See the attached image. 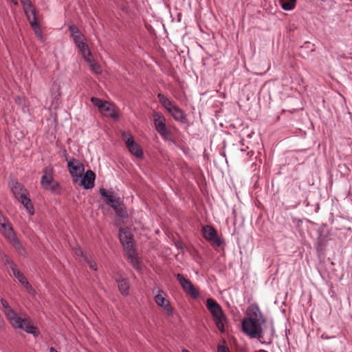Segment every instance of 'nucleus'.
Returning a JSON list of instances; mask_svg holds the SVG:
<instances>
[{
  "instance_id": "obj_34",
  "label": "nucleus",
  "mask_w": 352,
  "mask_h": 352,
  "mask_svg": "<svg viewBox=\"0 0 352 352\" xmlns=\"http://www.w3.org/2000/svg\"><path fill=\"white\" fill-rule=\"evenodd\" d=\"M3 261L6 265H10L12 272L14 270H17L16 263H14L7 255L3 254Z\"/></svg>"
},
{
  "instance_id": "obj_10",
  "label": "nucleus",
  "mask_w": 352,
  "mask_h": 352,
  "mask_svg": "<svg viewBox=\"0 0 352 352\" xmlns=\"http://www.w3.org/2000/svg\"><path fill=\"white\" fill-rule=\"evenodd\" d=\"M161 293L164 294L162 290H160L159 294L155 296V301L158 306L164 309L168 316H173V312L170 302L167 298L164 297Z\"/></svg>"
},
{
  "instance_id": "obj_16",
  "label": "nucleus",
  "mask_w": 352,
  "mask_h": 352,
  "mask_svg": "<svg viewBox=\"0 0 352 352\" xmlns=\"http://www.w3.org/2000/svg\"><path fill=\"white\" fill-rule=\"evenodd\" d=\"M19 322H21V327H16V329H21L28 333L33 334L34 336L35 337H37L39 335V331H37V328L33 324H32L31 321L29 318H21Z\"/></svg>"
},
{
  "instance_id": "obj_11",
  "label": "nucleus",
  "mask_w": 352,
  "mask_h": 352,
  "mask_svg": "<svg viewBox=\"0 0 352 352\" xmlns=\"http://www.w3.org/2000/svg\"><path fill=\"white\" fill-rule=\"evenodd\" d=\"M206 308L210 312L213 318L219 316H224L225 314L223 311L221 307L212 298H208L206 304Z\"/></svg>"
},
{
  "instance_id": "obj_8",
  "label": "nucleus",
  "mask_w": 352,
  "mask_h": 352,
  "mask_svg": "<svg viewBox=\"0 0 352 352\" xmlns=\"http://www.w3.org/2000/svg\"><path fill=\"white\" fill-rule=\"evenodd\" d=\"M6 238H7L14 249L19 254L24 255L26 252L25 249L22 245L20 241L17 239L16 234L12 226H8V231H6Z\"/></svg>"
},
{
  "instance_id": "obj_33",
  "label": "nucleus",
  "mask_w": 352,
  "mask_h": 352,
  "mask_svg": "<svg viewBox=\"0 0 352 352\" xmlns=\"http://www.w3.org/2000/svg\"><path fill=\"white\" fill-rule=\"evenodd\" d=\"M21 4L23 6L25 12L26 11L28 12L29 11L31 12V14L32 15V11L34 10H36L34 6L32 5L30 0H20Z\"/></svg>"
},
{
  "instance_id": "obj_13",
  "label": "nucleus",
  "mask_w": 352,
  "mask_h": 352,
  "mask_svg": "<svg viewBox=\"0 0 352 352\" xmlns=\"http://www.w3.org/2000/svg\"><path fill=\"white\" fill-rule=\"evenodd\" d=\"M99 192L102 197L106 198L105 203L113 209H116V206H119V205L122 202L120 201V198L119 197H115L112 195H109L107 190L103 188H100Z\"/></svg>"
},
{
  "instance_id": "obj_4",
  "label": "nucleus",
  "mask_w": 352,
  "mask_h": 352,
  "mask_svg": "<svg viewBox=\"0 0 352 352\" xmlns=\"http://www.w3.org/2000/svg\"><path fill=\"white\" fill-rule=\"evenodd\" d=\"M122 138L124 141L127 149L133 155L137 158L143 159V150L140 145L135 142L131 133L123 131L122 133Z\"/></svg>"
},
{
  "instance_id": "obj_31",
  "label": "nucleus",
  "mask_w": 352,
  "mask_h": 352,
  "mask_svg": "<svg viewBox=\"0 0 352 352\" xmlns=\"http://www.w3.org/2000/svg\"><path fill=\"white\" fill-rule=\"evenodd\" d=\"M62 188L60 184L54 181L53 183L47 188V190H50L52 193L60 195L61 194Z\"/></svg>"
},
{
  "instance_id": "obj_38",
  "label": "nucleus",
  "mask_w": 352,
  "mask_h": 352,
  "mask_svg": "<svg viewBox=\"0 0 352 352\" xmlns=\"http://www.w3.org/2000/svg\"><path fill=\"white\" fill-rule=\"evenodd\" d=\"M1 226L4 229V236L6 237V231H8V226H11L10 224H6L5 222H1Z\"/></svg>"
},
{
  "instance_id": "obj_28",
  "label": "nucleus",
  "mask_w": 352,
  "mask_h": 352,
  "mask_svg": "<svg viewBox=\"0 0 352 352\" xmlns=\"http://www.w3.org/2000/svg\"><path fill=\"white\" fill-rule=\"evenodd\" d=\"M284 10H291L295 8L296 0H279Z\"/></svg>"
},
{
  "instance_id": "obj_19",
  "label": "nucleus",
  "mask_w": 352,
  "mask_h": 352,
  "mask_svg": "<svg viewBox=\"0 0 352 352\" xmlns=\"http://www.w3.org/2000/svg\"><path fill=\"white\" fill-rule=\"evenodd\" d=\"M168 111L175 120L182 124H186L188 122L186 115L184 113V111L177 106L174 105L171 109H168Z\"/></svg>"
},
{
  "instance_id": "obj_18",
  "label": "nucleus",
  "mask_w": 352,
  "mask_h": 352,
  "mask_svg": "<svg viewBox=\"0 0 352 352\" xmlns=\"http://www.w3.org/2000/svg\"><path fill=\"white\" fill-rule=\"evenodd\" d=\"M74 38V43L80 52L82 53L83 58L86 56H91V52L89 48L88 45L85 42V36H82L81 37L76 36Z\"/></svg>"
},
{
  "instance_id": "obj_39",
  "label": "nucleus",
  "mask_w": 352,
  "mask_h": 352,
  "mask_svg": "<svg viewBox=\"0 0 352 352\" xmlns=\"http://www.w3.org/2000/svg\"><path fill=\"white\" fill-rule=\"evenodd\" d=\"M1 303L2 307H3V309H4L6 307H7L10 306V305H8V301H7L6 299H4V298H1Z\"/></svg>"
},
{
  "instance_id": "obj_40",
  "label": "nucleus",
  "mask_w": 352,
  "mask_h": 352,
  "mask_svg": "<svg viewBox=\"0 0 352 352\" xmlns=\"http://www.w3.org/2000/svg\"><path fill=\"white\" fill-rule=\"evenodd\" d=\"M12 311H14V310L12 309V307L10 306H8L7 307H6L4 309H3V312L5 314V315L8 313H10Z\"/></svg>"
},
{
  "instance_id": "obj_20",
  "label": "nucleus",
  "mask_w": 352,
  "mask_h": 352,
  "mask_svg": "<svg viewBox=\"0 0 352 352\" xmlns=\"http://www.w3.org/2000/svg\"><path fill=\"white\" fill-rule=\"evenodd\" d=\"M14 276L19 280V282L26 289L30 294H34L35 290L32 287L31 284L28 282L25 275L21 272L18 269L14 270L12 272Z\"/></svg>"
},
{
  "instance_id": "obj_3",
  "label": "nucleus",
  "mask_w": 352,
  "mask_h": 352,
  "mask_svg": "<svg viewBox=\"0 0 352 352\" xmlns=\"http://www.w3.org/2000/svg\"><path fill=\"white\" fill-rule=\"evenodd\" d=\"M153 123L157 132L164 138L168 139L173 135L172 131L166 127V118L161 112L153 111Z\"/></svg>"
},
{
  "instance_id": "obj_9",
  "label": "nucleus",
  "mask_w": 352,
  "mask_h": 352,
  "mask_svg": "<svg viewBox=\"0 0 352 352\" xmlns=\"http://www.w3.org/2000/svg\"><path fill=\"white\" fill-rule=\"evenodd\" d=\"M10 188L14 197L19 201L23 197L29 196L28 190L16 179H14L11 182Z\"/></svg>"
},
{
  "instance_id": "obj_25",
  "label": "nucleus",
  "mask_w": 352,
  "mask_h": 352,
  "mask_svg": "<svg viewBox=\"0 0 352 352\" xmlns=\"http://www.w3.org/2000/svg\"><path fill=\"white\" fill-rule=\"evenodd\" d=\"M91 56H86L84 57V59L87 63L89 64V67L93 72H94L96 74H101L102 69L100 64H98L94 60L91 59Z\"/></svg>"
},
{
  "instance_id": "obj_7",
  "label": "nucleus",
  "mask_w": 352,
  "mask_h": 352,
  "mask_svg": "<svg viewBox=\"0 0 352 352\" xmlns=\"http://www.w3.org/2000/svg\"><path fill=\"white\" fill-rule=\"evenodd\" d=\"M176 278L183 290L187 294L190 295L193 299H196L199 297V294L198 289L195 287L194 285L189 279L186 278L182 274H177Z\"/></svg>"
},
{
  "instance_id": "obj_15",
  "label": "nucleus",
  "mask_w": 352,
  "mask_h": 352,
  "mask_svg": "<svg viewBox=\"0 0 352 352\" xmlns=\"http://www.w3.org/2000/svg\"><path fill=\"white\" fill-rule=\"evenodd\" d=\"M115 280L118 284V287L120 293L123 296H128L130 288L129 279L126 277H123L122 275H119L115 278Z\"/></svg>"
},
{
  "instance_id": "obj_23",
  "label": "nucleus",
  "mask_w": 352,
  "mask_h": 352,
  "mask_svg": "<svg viewBox=\"0 0 352 352\" xmlns=\"http://www.w3.org/2000/svg\"><path fill=\"white\" fill-rule=\"evenodd\" d=\"M6 316L14 328H16V327H21V322H19V320L21 318L18 316L17 314L14 311L6 314Z\"/></svg>"
},
{
  "instance_id": "obj_30",
  "label": "nucleus",
  "mask_w": 352,
  "mask_h": 352,
  "mask_svg": "<svg viewBox=\"0 0 352 352\" xmlns=\"http://www.w3.org/2000/svg\"><path fill=\"white\" fill-rule=\"evenodd\" d=\"M91 102L95 107H97L98 108L100 112H101L102 108L105 107V102H107L106 100H102L96 97H91Z\"/></svg>"
},
{
  "instance_id": "obj_1",
  "label": "nucleus",
  "mask_w": 352,
  "mask_h": 352,
  "mask_svg": "<svg viewBox=\"0 0 352 352\" xmlns=\"http://www.w3.org/2000/svg\"><path fill=\"white\" fill-rule=\"evenodd\" d=\"M248 317L241 322L243 332L251 338H263L262 325L266 322V318L261 312L256 304H252L247 309Z\"/></svg>"
},
{
  "instance_id": "obj_5",
  "label": "nucleus",
  "mask_w": 352,
  "mask_h": 352,
  "mask_svg": "<svg viewBox=\"0 0 352 352\" xmlns=\"http://www.w3.org/2000/svg\"><path fill=\"white\" fill-rule=\"evenodd\" d=\"M201 231L204 238L208 241L212 247L219 248L223 243V240L219 237L217 230L212 226L206 225L203 226Z\"/></svg>"
},
{
  "instance_id": "obj_27",
  "label": "nucleus",
  "mask_w": 352,
  "mask_h": 352,
  "mask_svg": "<svg viewBox=\"0 0 352 352\" xmlns=\"http://www.w3.org/2000/svg\"><path fill=\"white\" fill-rule=\"evenodd\" d=\"M157 98L160 102L167 111L168 109H171L174 106L173 102L163 94H158Z\"/></svg>"
},
{
  "instance_id": "obj_21",
  "label": "nucleus",
  "mask_w": 352,
  "mask_h": 352,
  "mask_svg": "<svg viewBox=\"0 0 352 352\" xmlns=\"http://www.w3.org/2000/svg\"><path fill=\"white\" fill-rule=\"evenodd\" d=\"M105 107L102 108L100 113H104L105 116L110 117L115 120H118L119 118V111L115 107V106L107 101L105 102Z\"/></svg>"
},
{
  "instance_id": "obj_41",
  "label": "nucleus",
  "mask_w": 352,
  "mask_h": 352,
  "mask_svg": "<svg viewBox=\"0 0 352 352\" xmlns=\"http://www.w3.org/2000/svg\"><path fill=\"white\" fill-rule=\"evenodd\" d=\"M76 254L77 255H80V254L81 255V254H82V252L81 250L78 249V250H76Z\"/></svg>"
},
{
  "instance_id": "obj_43",
  "label": "nucleus",
  "mask_w": 352,
  "mask_h": 352,
  "mask_svg": "<svg viewBox=\"0 0 352 352\" xmlns=\"http://www.w3.org/2000/svg\"><path fill=\"white\" fill-rule=\"evenodd\" d=\"M64 154H65V155H67V151H65V150L64 151Z\"/></svg>"
},
{
  "instance_id": "obj_24",
  "label": "nucleus",
  "mask_w": 352,
  "mask_h": 352,
  "mask_svg": "<svg viewBox=\"0 0 352 352\" xmlns=\"http://www.w3.org/2000/svg\"><path fill=\"white\" fill-rule=\"evenodd\" d=\"M19 201L24 206L30 214L33 215L34 214V208L29 196L23 197Z\"/></svg>"
},
{
  "instance_id": "obj_37",
  "label": "nucleus",
  "mask_w": 352,
  "mask_h": 352,
  "mask_svg": "<svg viewBox=\"0 0 352 352\" xmlns=\"http://www.w3.org/2000/svg\"><path fill=\"white\" fill-rule=\"evenodd\" d=\"M133 258L129 257L131 260L132 265L134 267L138 268L137 265L139 264L138 258L133 255Z\"/></svg>"
},
{
  "instance_id": "obj_14",
  "label": "nucleus",
  "mask_w": 352,
  "mask_h": 352,
  "mask_svg": "<svg viewBox=\"0 0 352 352\" xmlns=\"http://www.w3.org/2000/svg\"><path fill=\"white\" fill-rule=\"evenodd\" d=\"M95 179V173L91 170H88L85 173L83 177L82 176L80 185L82 186L86 190L91 189L94 187Z\"/></svg>"
},
{
  "instance_id": "obj_2",
  "label": "nucleus",
  "mask_w": 352,
  "mask_h": 352,
  "mask_svg": "<svg viewBox=\"0 0 352 352\" xmlns=\"http://www.w3.org/2000/svg\"><path fill=\"white\" fill-rule=\"evenodd\" d=\"M119 239L128 257H133L135 253L133 235L128 228H120Z\"/></svg>"
},
{
  "instance_id": "obj_12",
  "label": "nucleus",
  "mask_w": 352,
  "mask_h": 352,
  "mask_svg": "<svg viewBox=\"0 0 352 352\" xmlns=\"http://www.w3.org/2000/svg\"><path fill=\"white\" fill-rule=\"evenodd\" d=\"M54 168L51 166L45 167L43 170V175L41 177V186L45 190H47V188L53 183L54 177Z\"/></svg>"
},
{
  "instance_id": "obj_6",
  "label": "nucleus",
  "mask_w": 352,
  "mask_h": 352,
  "mask_svg": "<svg viewBox=\"0 0 352 352\" xmlns=\"http://www.w3.org/2000/svg\"><path fill=\"white\" fill-rule=\"evenodd\" d=\"M67 167L74 182H78V178L82 177L85 171V166L79 160L72 158L67 162Z\"/></svg>"
},
{
  "instance_id": "obj_35",
  "label": "nucleus",
  "mask_w": 352,
  "mask_h": 352,
  "mask_svg": "<svg viewBox=\"0 0 352 352\" xmlns=\"http://www.w3.org/2000/svg\"><path fill=\"white\" fill-rule=\"evenodd\" d=\"M339 171L342 175H348L350 173V169L346 166V164L338 165Z\"/></svg>"
},
{
  "instance_id": "obj_17",
  "label": "nucleus",
  "mask_w": 352,
  "mask_h": 352,
  "mask_svg": "<svg viewBox=\"0 0 352 352\" xmlns=\"http://www.w3.org/2000/svg\"><path fill=\"white\" fill-rule=\"evenodd\" d=\"M36 14H37L36 10H34L32 11V15L31 17V16L29 15V14H28V12L26 11V15H27L28 19L30 22L31 28H32L35 35L37 36H41L42 31H41L40 24L38 22Z\"/></svg>"
},
{
  "instance_id": "obj_36",
  "label": "nucleus",
  "mask_w": 352,
  "mask_h": 352,
  "mask_svg": "<svg viewBox=\"0 0 352 352\" xmlns=\"http://www.w3.org/2000/svg\"><path fill=\"white\" fill-rule=\"evenodd\" d=\"M217 351L218 352H230L228 346L225 345L219 344L217 346Z\"/></svg>"
},
{
  "instance_id": "obj_22",
  "label": "nucleus",
  "mask_w": 352,
  "mask_h": 352,
  "mask_svg": "<svg viewBox=\"0 0 352 352\" xmlns=\"http://www.w3.org/2000/svg\"><path fill=\"white\" fill-rule=\"evenodd\" d=\"M327 243V236L320 233L316 241V249L319 255L323 254Z\"/></svg>"
},
{
  "instance_id": "obj_42",
  "label": "nucleus",
  "mask_w": 352,
  "mask_h": 352,
  "mask_svg": "<svg viewBox=\"0 0 352 352\" xmlns=\"http://www.w3.org/2000/svg\"><path fill=\"white\" fill-rule=\"evenodd\" d=\"M182 352H190L188 350L184 349Z\"/></svg>"
},
{
  "instance_id": "obj_29",
  "label": "nucleus",
  "mask_w": 352,
  "mask_h": 352,
  "mask_svg": "<svg viewBox=\"0 0 352 352\" xmlns=\"http://www.w3.org/2000/svg\"><path fill=\"white\" fill-rule=\"evenodd\" d=\"M226 320L227 317L226 314L224 315V316H219L217 318H214L215 324L221 333L225 332L223 322L226 321Z\"/></svg>"
},
{
  "instance_id": "obj_26",
  "label": "nucleus",
  "mask_w": 352,
  "mask_h": 352,
  "mask_svg": "<svg viewBox=\"0 0 352 352\" xmlns=\"http://www.w3.org/2000/svg\"><path fill=\"white\" fill-rule=\"evenodd\" d=\"M116 214L121 219H126L129 217L126 208L123 202L119 206H116V209H113Z\"/></svg>"
},
{
  "instance_id": "obj_32",
  "label": "nucleus",
  "mask_w": 352,
  "mask_h": 352,
  "mask_svg": "<svg viewBox=\"0 0 352 352\" xmlns=\"http://www.w3.org/2000/svg\"><path fill=\"white\" fill-rule=\"evenodd\" d=\"M69 31L71 33V35L73 36L74 39V38H76V36L81 37L82 36H84L81 31L75 25H69Z\"/></svg>"
}]
</instances>
